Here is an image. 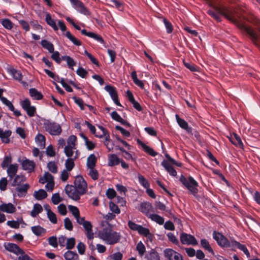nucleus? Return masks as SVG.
Instances as JSON below:
<instances>
[{
  "mask_svg": "<svg viewBox=\"0 0 260 260\" xmlns=\"http://www.w3.org/2000/svg\"><path fill=\"white\" fill-rule=\"evenodd\" d=\"M235 11L224 8L222 14L225 18L234 23L260 50V19L254 16H251L248 21L256 26L255 29L241 22L235 16Z\"/></svg>",
  "mask_w": 260,
  "mask_h": 260,
  "instance_id": "f257e3e1",
  "label": "nucleus"
},
{
  "mask_svg": "<svg viewBox=\"0 0 260 260\" xmlns=\"http://www.w3.org/2000/svg\"><path fill=\"white\" fill-rule=\"evenodd\" d=\"M74 185L67 184L64 188L68 197L74 201L80 200V197L86 193L87 190V183L82 176H77Z\"/></svg>",
  "mask_w": 260,
  "mask_h": 260,
  "instance_id": "f03ea898",
  "label": "nucleus"
},
{
  "mask_svg": "<svg viewBox=\"0 0 260 260\" xmlns=\"http://www.w3.org/2000/svg\"><path fill=\"white\" fill-rule=\"evenodd\" d=\"M98 235L106 244L111 245L118 243L121 239L120 233L113 231L110 227L103 228L99 231Z\"/></svg>",
  "mask_w": 260,
  "mask_h": 260,
  "instance_id": "7ed1b4c3",
  "label": "nucleus"
},
{
  "mask_svg": "<svg viewBox=\"0 0 260 260\" xmlns=\"http://www.w3.org/2000/svg\"><path fill=\"white\" fill-rule=\"evenodd\" d=\"M180 182L189 190L190 193L194 196H196L198 193V187L199 183L191 176L188 177L181 175L179 178Z\"/></svg>",
  "mask_w": 260,
  "mask_h": 260,
  "instance_id": "20e7f679",
  "label": "nucleus"
},
{
  "mask_svg": "<svg viewBox=\"0 0 260 260\" xmlns=\"http://www.w3.org/2000/svg\"><path fill=\"white\" fill-rule=\"evenodd\" d=\"M213 238L216 241L218 245L222 248H232L233 249L234 247V241H236L234 238L230 241L228 238L219 232L214 231Z\"/></svg>",
  "mask_w": 260,
  "mask_h": 260,
  "instance_id": "39448f33",
  "label": "nucleus"
},
{
  "mask_svg": "<svg viewBox=\"0 0 260 260\" xmlns=\"http://www.w3.org/2000/svg\"><path fill=\"white\" fill-rule=\"evenodd\" d=\"M43 125L46 131L51 135L57 136L62 132L61 127L59 124L49 120H45Z\"/></svg>",
  "mask_w": 260,
  "mask_h": 260,
  "instance_id": "423d86ee",
  "label": "nucleus"
},
{
  "mask_svg": "<svg viewBox=\"0 0 260 260\" xmlns=\"http://www.w3.org/2000/svg\"><path fill=\"white\" fill-rule=\"evenodd\" d=\"M58 25L60 27V30L64 32L67 30V26L64 23L59 20L58 22ZM68 39H69L75 45L79 46L82 45V43L80 41L78 40L69 31H67L66 32L63 34Z\"/></svg>",
  "mask_w": 260,
  "mask_h": 260,
  "instance_id": "0eeeda50",
  "label": "nucleus"
},
{
  "mask_svg": "<svg viewBox=\"0 0 260 260\" xmlns=\"http://www.w3.org/2000/svg\"><path fill=\"white\" fill-rule=\"evenodd\" d=\"M180 240L183 244L192 245L193 246L198 244V241L193 236L185 233H181Z\"/></svg>",
  "mask_w": 260,
  "mask_h": 260,
  "instance_id": "6e6552de",
  "label": "nucleus"
},
{
  "mask_svg": "<svg viewBox=\"0 0 260 260\" xmlns=\"http://www.w3.org/2000/svg\"><path fill=\"white\" fill-rule=\"evenodd\" d=\"M73 7L80 13L85 15H89L88 10L84 6L83 3L80 0H69Z\"/></svg>",
  "mask_w": 260,
  "mask_h": 260,
  "instance_id": "1a4fd4ad",
  "label": "nucleus"
},
{
  "mask_svg": "<svg viewBox=\"0 0 260 260\" xmlns=\"http://www.w3.org/2000/svg\"><path fill=\"white\" fill-rule=\"evenodd\" d=\"M5 248L11 252L18 255L19 254H23L24 251L23 249L20 248L17 244L12 243H5L4 244Z\"/></svg>",
  "mask_w": 260,
  "mask_h": 260,
  "instance_id": "9d476101",
  "label": "nucleus"
},
{
  "mask_svg": "<svg viewBox=\"0 0 260 260\" xmlns=\"http://www.w3.org/2000/svg\"><path fill=\"white\" fill-rule=\"evenodd\" d=\"M165 256L168 260H183L180 254L171 248H167L164 251Z\"/></svg>",
  "mask_w": 260,
  "mask_h": 260,
  "instance_id": "9b49d317",
  "label": "nucleus"
},
{
  "mask_svg": "<svg viewBox=\"0 0 260 260\" xmlns=\"http://www.w3.org/2000/svg\"><path fill=\"white\" fill-rule=\"evenodd\" d=\"M22 168L23 170L27 171L28 173H32L35 171L36 164L33 160L26 158L21 162Z\"/></svg>",
  "mask_w": 260,
  "mask_h": 260,
  "instance_id": "f8f14e48",
  "label": "nucleus"
},
{
  "mask_svg": "<svg viewBox=\"0 0 260 260\" xmlns=\"http://www.w3.org/2000/svg\"><path fill=\"white\" fill-rule=\"evenodd\" d=\"M140 211L145 214L148 217L154 212L152 204L149 202H142L140 205Z\"/></svg>",
  "mask_w": 260,
  "mask_h": 260,
  "instance_id": "ddd939ff",
  "label": "nucleus"
},
{
  "mask_svg": "<svg viewBox=\"0 0 260 260\" xmlns=\"http://www.w3.org/2000/svg\"><path fill=\"white\" fill-rule=\"evenodd\" d=\"M82 225L85 229V234L88 240H92L94 238V233L92 230V225L90 221L84 222Z\"/></svg>",
  "mask_w": 260,
  "mask_h": 260,
  "instance_id": "4468645a",
  "label": "nucleus"
},
{
  "mask_svg": "<svg viewBox=\"0 0 260 260\" xmlns=\"http://www.w3.org/2000/svg\"><path fill=\"white\" fill-rule=\"evenodd\" d=\"M176 119L179 126L185 129L188 133H192V128L188 126V123L184 119L181 118L178 114L175 115Z\"/></svg>",
  "mask_w": 260,
  "mask_h": 260,
  "instance_id": "2eb2a0df",
  "label": "nucleus"
},
{
  "mask_svg": "<svg viewBox=\"0 0 260 260\" xmlns=\"http://www.w3.org/2000/svg\"><path fill=\"white\" fill-rule=\"evenodd\" d=\"M137 144L141 146L143 150L147 153L149 154L151 156H155L157 155V153L155 152L152 148L146 145L144 143H143L140 139H138L137 140Z\"/></svg>",
  "mask_w": 260,
  "mask_h": 260,
  "instance_id": "dca6fc26",
  "label": "nucleus"
},
{
  "mask_svg": "<svg viewBox=\"0 0 260 260\" xmlns=\"http://www.w3.org/2000/svg\"><path fill=\"white\" fill-rule=\"evenodd\" d=\"M7 168V173L9 178V180H12L14 177L17 175L18 169V165L17 164H11Z\"/></svg>",
  "mask_w": 260,
  "mask_h": 260,
  "instance_id": "f3484780",
  "label": "nucleus"
},
{
  "mask_svg": "<svg viewBox=\"0 0 260 260\" xmlns=\"http://www.w3.org/2000/svg\"><path fill=\"white\" fill-rule=\"evenodd\" d=\"M7 72L10 74L15 80L21 81L23 78V76L20 71H18L13 68L9 67L7 69Z\"/></svg>",
  "mask_w": 260,
  "mask_h": 260,
  "instance_id": "a211bd4d",
  "label": "nucleus"
},
{
  "mask_svg": "<svg viewBox=\"0 0 260 260\" xmlns=\"http://www.w3.org/2000/svg\"><path fill=\"white\" fill-rule=\"evenodd\" d=\"M0 211L7 213H13L16 211V208L11 203H3L0 205Z\"/></svg>",
  "mask_w": 260,
  "mask_h": 260,
  "instance_id": "6ab92c4d",
  "label": "nucleus"
},
{
  "mask_svg": "<svg viewBox=\"0 0 260 260\" xmlns=\"http://www.w3.org/2000/svg\"><path fill=\"white\" fill-rule=\"evenodd\" d=\"M12 134L11 130H6L4 131L3 129L0 128V139L2 142L5 144H8L10 142V137Z\"/></svg>",
  "mask_w": 260,
  "mask_h": 260,
  "instance_id": "aec40b11",
  "label": "nucleus"
},
{
  "mask_svg": "<svg viewBox=\"0 0 260 260\" xmlns=\"http://www.w3.org/2000/svg\"><path fill=\"white\" fill-rule=\"evenodd\" d=\"M161 165L165 169L169 174L173 177L177 175V172L175 169L170 164L167 160H163L161 163Z\"/></svg>",
  "mask_w": 260,
  "mask_h": 260,
  "instance_id": "412c9836",
  "label": "nucleus"
},
{
  "mask_svg": "<svg viewBox=\"0 0 260 260\" xmlns=\"http://www.w3.org/2000/svg\"><path fill=\"white\" fill-rule=\"evenodd\" d=\"M45 137L41 134H38L35 137V142L40 149H44L45 147Z\"/></svg>",
  "mask_w": 260,
  "mask_h": 260,
  "instance_id": "4be33fe9",
  "label": "nucleus"
},
{
  "mask_svg": "<svg viewBox=\"0 0 260 260\" xmlns=\"http://www.w3.org/2000/svg\"><path fill=\"white\" fill-rule=\"evenodd\" d=\"M31 230L32 233L38 237L42 236L46 233V230L40 225L31 226Z\"/></svg>",
  "mask_w": 260,
  "mask_h": 260,
  "instance_id": "5701e85b",
  "label": "nucleus"
},
{
  "mask_svg": "<svg viewBox=\"0 0 260 260\" xmlns=\"http://www.w3.org/2000/svg\"><path fill=\"white\" fill-rule=\"evenodd\" d=\"M120 159L115 154H109L108 155V166L113 167L118 165L120 162Z\"/></svg>",
  "mask_w": 260,
  "mask_h": 260,
  "instance_id": "b1692460",
  "label": "nucleus"
},
{
  "mask_svg": "<svg viewBox=\"0 0 260 260\" xmlns=\"http://www.w3.org/2000/svg\"><path fill=\"white\" fill-rule=\"evenodd\" d=\"M138 232L140 235L147 237L150 241L152 240L153 236L152 234L150 233V231L148 228H144L141 225Z\"/></svg>",
  "mask_w": 260,
  "mask_h": 260,
  "instance_id": "393cba45",
  "label": "nucleus"
},
{
  "mask_svg": "<svg viewBox=\"0 0 260 260\" xmlns=\"http://www.w3.org/2000/svg\"><path fill=\"white\" fill-rule=\"evenodd\" d=\"M30 186L28 184H25L18 186L16 188V190L18 192V195L20 197H25L28 189L29 188Z\"/></svg>",
  "mask_w": 260,
  "mask_h": 260,
  "instance_id": "a878e982",
  "label": "nucleus"
},
{
  "mask_svg": "<svg viewBox=\"0 0 260 260\" xmlns=\"http://www.w3.org/2000/svg\"><path fill=\"white\" fill-rule=\"evenodd\" d=\"M29 94L34 100H40L43 98L42 93L35 88H31L29 89Z\"/></svg>",
  "mask_w": 260,
  "mask_h": 260,
  "instance_id": "bb28decb",
  "label": "nucleus"
},
{
  "mask_svg": "<svg viewBox=\"0 0 260 260\" xmlns=\"http://www.w3.org/2000/svg\"><path fill=\"white\" fill-rule=\"evenodd\" d=\"M147 260H160L158 253L154 249H151L146 255Z\"/></svg>",
  "mask_w": 260,
  "mask_h": 260,
  "instance_id": "cd10ccee",
  "label": "nucleus"
},
{
  "mask_svg": "<svg viewBox=\"0 0 260 260\" xmlns=\"http://www.w3.org/2000/svg\"><path fill=\"white\" fill-rule=\"evenodd\" d=\"M96 157L94 154H90L87 159V167L89 169H93L96 163Z\"/></svg>",
  "mask_w": 260,
  "mask_h": 260,
  "instance_id": "c85d7f7f",
  "label": "nucleus"
},
{
  "mask_svg": "<svg viewBox=\"0 0 260 260\" xmlns=\"http://www.w3.org/2000/svg\"><path fill=\"white\" fill-rule=\"evenodd\" d=\"M34 197L37 200H42L47 197V193L45 190L40 189L39 190L34 192Z\"/></svg>",
  "mask_w": 260,
  "mask_h": 260,
  "instance_id": "c756f323",
  "label": "nucleus"
},
{
  "mask_svg": "<svg viewBox=\"0 0 260 260\" xmlns=\"http://www.w3.org/2000/svg\"><path fill=\"white\" fill-rule=\"evenodd\" d=\"M66 260H79V256L76 252L68 250L64 254Z\"/></svg>",
  "mask_w": 260,
  "mask_h": 260,
  "instance_id": "7c9ffc66",
  "label": "nucleus"
},
{
  "mask_svg": "<svg viewBox=\"0 0 260 260\" xmlns=\"http://www.w3.org/2000/svg\"><path fill=\"white\" fill-rule=\"evenodd\" d=\"M234 243L235 245L234 248H237L242 251L247 257H250V253L245 245L242 244L237 241H234Z\"/></svg>",
  "mask_w": 260,
  "mask_h": 260,
  "instance_id": "2f4dec72",
  "label": "nucleus"
},
{
  "mask_svg": "<svg viewBox=\"0 0 260 260\" xmlns=\"http://www.w3.org/2000/svg\"><path fill=\"white\" fill-rule=\"evenodd\" d=\"M10 184L12 186H19L20 184L23 181V177L21 175H16L12 180H9Z\"/></svg>",
  "mask_w": 260,
  "mask_h": 260,
  "instance_id": "473e14b6",
  "label": "nucleus"
},
{
  "mask_svg": "<svg viewBox=\"0 0 260 260\" xmlns=\"http://www.w3.org/2000/svg\"><path fill=\"white\" fill-rule=\"evenodd\" d=\"M45 20L46 23L52 27L54 30H58V28L56 25L55 21L51 18V15L48 13L46 14Z\"/></svg>",
  "mask_w": 260,
  "mask_h": 260,
  "instance_id": "72a5a7b5",
  "label": "nucleus"
},
{
  "mask_svg": "<svg viewBox=\"0 0 260 260\" xmlns=\"http://www.w3.org/2000/svg\"><path fill=\"white\" fill-rule=\"evenodd\" d=\"M42 47L48 50L50 53L53 52L54 47L53 44L46 40H43L41 42Z\"/></svg>",
  "mask_w": 260,
  "mask_h": 260,
  "instance_id": "f704fd0d",
  "label": "nucleus"
},
{
  "mask_svg": "<svg viewBox=\"0 0 260 260\" xmlns=\"http://www.w3.org/2000/svg\"><path fill=\"white\" fill-rule=\"evenodd\" d=\"M43 211L42 206L39 204H36L34 205L32 210L30 212V215L32 217H35L38 214Z\"/></svg>",
  "mask_w": 260,
  "mask_h": 260,
  "instance_id": "c9c22d12",
  "label": "nucleus"
},
{
  "mask_svg": "<svg viewBox=\"0 0 260 260\" xmlns=\"http://www.w3.org/2000/svg\"><path fill=\"white\" fill-rule=\"evenodd\" d=\"M201 246L205 250H207L209 253H214V251L211 247L209 242L206 239H202L201 240Z\"/></svg>",
  "mask_w": 260,
  "mask_h": 260,
  "instance_id": "e433bc0d",
  "label": "nucleus"
},
{
  "mask_svg": "<svg viewBox=\"0 0 260 260\" xmlns=\"http://www.w3.org/2000/svg\"><path fill=\"white\" fill-rule=\"evenodd\" d=\"M104 88L105 90L109 93L111 99L118 95L116 89L114 86L108 85L105 86Z\"/></svg>",
  "mask_w": 260,
  "mask_h": 260,
  "instance_id": "4c0bfd02",
  "label": "nucleus"
},
{
  "mask_svg": "<svg viewBox=\"0 0 260 260\" xmlns=\"http://www.w3.org/2000/svg\"><path fill=\"white\" fill-rule=\"evenodd\" d=\"M230 141L232 144L239 147H243V144L240 137L236 134L234 133L233 137L230 138Z\"/></svg>",
  "mask_w": 260,
  "mask_h": 260,
  "instance_id": "58836bf2",
  "label": "nucleus"
},
{
  "mask_svg": "<svg viewBox=\"0 0 260 260\" xmlns=\"http://www.w3.org/2000/svg\"><path fill=\"white\" fill-rule=\"evenodd\" d=\"M148 218L160 225H162L164 223V218L157 214H151Z\"/></svg>",
  "mask_w": 260,
  "mask_h": 260,
  "instance_id": "ea45409f",
  "label": "nucleus"
},
{
  "mask_svg": "<svg viewBox=\"0 0 260 260\" xmlns=\"http://www.w3.org/2000/svg\"><path fill=\"white\" fill-rule=\"evenodd\" d=\"M12 158L11 155L6 156L4 157L3 161H2V162L1 164V167L3 169H6L11 165V163L12 162Z\"/></svg>",
  "mask_w": 260,
  "mask_h": 260,
  "instance_id": "a19ab883",
  "label": "nucleus"
},
{
  "mask_svg": "<svg viewBox=\"0 0 260 260\" xmlns=\"http://www.w3.org/2000/svg\"><path fill=\"white\" fill-rule=\"evenodd\" d=\"M138 181L139 183L144 187V188H146L150 187V184L148 181L142 175H138Z\"/></svg>",
  "mask_w": 260,
  "mask_h": 260,
  "instance_id": "79ce46f5",
  "label": "nucleus"
},
{
  "mask_svg": "<svg viewBox=\"0 0 260 260\" xmlns=\"http://www.w3.org/2000/svg\"><path fill=\"white\" fill-rule=\"evenodd\" d=\"M75 166L74 159L72 158H68L65 162L66 170L71 171Z\"/></svg>",
  "mask_w": 260,
  "mask_h": 260,
  "instance_id": "37998d69",
  "label": "nucleus"
},
{
  "mask_svg": "<svg viewBox=\"0 0 260 260\" xmlns=\"http://www.w3.org/2000/svg\"><path fill=\"white\" fill-rule=\"evenodd\" d=\"M1 23L3 26L7 29H11L13 27L14 24L8 18L2 19Z\"/></svg>",
  "mask_w": 260,
  "mask_h": 260,
  "instance_id": "c03bdc74",
  "label": "nucleus"
},
{
  "mask_svg": "<svg viewBox=\"0 0 260 260\" xmlns=\"http://www.w3.org/2000/svg\"><path fill=\"white\" fill-rule=\"evenodd\" d=\"M136 250L138 251L139 254L140 256H143L144 254L146 251V248L145 245L141 241H140L137 244L136 246Z\"/></svg>",
  "mask_w": 260,
  "mask_h": 260,
  "instance_id": "a18cd8bd",
  "label": "nucleus"
},
{
  "mask_svg": "<svg viewBox=\"0 0 260 260\" xmlns=\"http://www.w3.org/2000/svg\"><path fill=\"white\" fill-rule=\"evenodd\" d=\"M47 217L50 222L53 224H56L57 222L56 214L53 213L51 210L48 211L47 213Z\"/></svg>",
  "mask_w": 260,
  "mask_h": 260,
  "instance_id": "49530a36",
  "label": "nucleus"
},
{
  "mask_svg": "<svg viewBox=\"0 0 260 260\" xmlns=\"http://www.w3.org/2000/svg\"><path fill=\"white\" fill-rule=\"evenodd\" d=\"M75 149V147H71L70 146H66L64 149V152L66 155L69 158H71L73 155V150Z\"/></svg>",
  "mask_w": 260,
  "mask_h": 260,
  "instance_id": "de8ad7c7",
  "label": "nucleus"
},
{
  "mask_svg": "<svg viewBox=\"0 0 260 260\" xmlns=\"http://www.w3.org/2000/svg\"><path fill=\"white\" fill-rule=\"evenodd\" d=\"M72 99L74 100V102L78 105V106L80 107L81 110H84V106L85 104L84 103V102L83 100L80 98H78L76 96H74L72 98Z\"/></svg>",
  "mask_w": 260,
  "mask_h": 260,
  "instance_id": "09e8293b",
  "label": "nucleus"
},
{
  "mask_svg": "<svg viewBox=\"0 0 260 260\" xmlns=\"http://www.w3.org/2000/svg\"><path fill=\"white\" fill-rule=\"evenodd\" d=\"M85 54L89 58L92 63L96 65L97 67L100 66L99 61L95 58L91 54L89 53L86 50L84 51Z\"/></svg>",
  "mask_w": 260,
  "mask_h": 260,
  "instance_id": "8fccbe9b",
  "label": "nucleus"
},
{
  "mask_svg": "<svg viewBox=\"0 0 260 260\" xmlns=\"http://www.w3.org/2000/svg\"><path fill=\"white\" fill-rule=\"evenodd\" d=\"M69 209L75 218H77L80 215L79 209L77 207L70 205L69 206Z\"/></svg>",
  "mask_w": 260,
  "mask_h": 260,
  "instance_id": "3c124183",
  "label": "nucleus"
},
{
  "mask_svg": "<svg viewBox=\"0 0 260 260\" xmlns=\"http://www.w3.org/2000/svg\"><path fill=\"white\" fill-rule=\"evenodd\" d=\"M207 13L212 18H213L215 20H216L217 22L221 21V18L220 15L216 12L211 10H209L207 11Z\"/></svg>",
  "mask_w": 260,
  "mask_h": 260,
  "instance_id": "603ef678",
  "label": "nucleus"
},
{
  "mask_svg": "<svg viewBox=\"0 0 260 260\" xmlns=\"http://www.w3.org/2000/svg\"><path fill=\"white\" fill-rule=\"evenodd\" d=\"M64 228L70 231L73 230V226L72 221L68 217H66L64 219Z\"/></svg>",
  "mask_w": 260,
  "mask_h": 260,
  "instance_id": "864d4df0",
  "label": "nucleus"
},
{
  "mask_svg": "<svg viewBox=\"0 0 260 260\" xmlns=\"http://www.w3.org/2000/svg\"><path fill=\"white\" fill-rule=\"evenodd\" d=\"M167 235L169 240L170 242L175 244L176 245H179V242L178 241V240L175 237L173 233L170 232L168 233Z\"/></svg>",
  "mask_w": 260,
  "mask_h": 260,
  "instance_id": "5fc2aeb1",
  "label": "nucleus"
},
{
  "mask_svg": "<svg viewBox=\"0 0 260 260\" xmlns=\"http://www.w3.org/2000/svg\"><path fill=\"white\" fill-rule=\"evenodd\" d=\"M77 141V137L75 135L70 136L67 140V146H70L71 147H75L76 142Z\"/></svg>",
  "mask_w": 260,
  "mask_h": 260,
  "instance_id": "6e6d98bb",
  "label": "nucleus"
},
{
  "mask_svg": "<svg viewBox=\"0 0 260 260\" xmlns=\"http://www.w3.org/2000/svg\"><path fill=\"white\" fill-rule=\"evenodd\" d=\"M47 167L52 173L55 174L57 172V167L54 161H49L47 164Z\"/></svg>",
  "mask_w": 260,
  "mask_h": 260,
  "instance_id": "4d7b16f0",
  "label": "nucleus"
},
{
  "mask_svg": "<svg viewBox=\"0 0 260 260\" xmlns=\"http://www.w3.org/2000/svg\"><path fill=\"white\" fill-rule=\"evenodd\" d=\"M76 241L74 238H70L67 240L66 248L70 250L72 249L75 245Z\"/></svg>",
  "mask_w": 260,
  "mask_h": 260,
  "instance_id": "13d9d810",
  "label": "nucleus"
},
{
  "mask_svg": "<svg viewBox=\"0 0 260 260\" xmlns=\"http://www.w3.org/2000/svg\"><path fill=\"white\" fill-rule=\"evenodd\" d=\"M163 21L167 29V32L168 34L171 33L173 30V27L171 23L166 18H164Z\"/></svg>",
  "mask_w": 260,
  "mask_h": 260,
  "instance_id": "bf43d9fd",
  "label": "nucleus"
},
{
  "mask_svg": "<svg viewBox=\"0 0 260 260\" xmlns=\"http://www.w3.org/2000/svg\"><path fill=\"white\" fill-rule=\"evenodd\" d=\"M2 102L7 106L10 111H14V107L12 103L9 101L6 98L3 97L1 98Z\"/></svg>",
  "mask_w": 260,
  "mask_h": 260,
  "instance_id": "052dcab7",
  "label": "nucleus"
},
{
  "mask_svg": "<svg viewBox=\"0 0 260 260\" xmlns=\"http://www.w3.org/2000/svg\"><path fill=\"white\" fill-rule=\"evenodd\" d=\"M111 116L113 120L117 122H119L120 123L123 120V119L120 116V115L115 111H113L111 113Z\"/></svg>",
  "mask_w": 260,
  "mask_h": 260,
  "instance_id": "680f3d73",
  "label": "nucleus"
},
{
  "mask_svg": "<svg viewBox=\"0 0 260 260\" xmlns=\"http://www.w3.org/2000/svg\"><path fill=\"white\" fill-rule=\"evenodd\" d=\"M77 74L81 78H84L88 74V72L82 67H79L76 71Z\"/></svg>",
  "mask_w": 260,
  "mask_h": 260,
  "instance_id": "e2e57ef3",
  "label": "nucleus"
},
{
  "mask_svg": "<svg viewBox=\"0 0 260 260\" xmlns=\"http://www.w3.org/2000/svg\"><path fill=\"white\" fill-rule=\"evenodd\" d=\"M51 200L53 204L57 205L62 201V199L58 193H55L53 194Z\"/></svg>",
  "mask_w": 260,
  "mask_h": 260,
  "instance_id": "0e129e2a",
  "label": "nucleus"
},
{
  "mask_svg": "<svg viewBox=\"0 0 260 260\" xmlns=\"http://www.w3.org/2000/svg\"><path fill=\"white\" fill-rule=\"evenodd\" d=\"M115 129L120 131L121 134L125 137H129L131 136V134L128 131L119 125H116Z\"/></svg>",
  "mask_w": 260,
  "mask_h": 260,
  "instance_id": "69168bd1",
  "label": "nucleus"
},
{
  "mask_svg": "<svg viewBox=\"0 0 260 260\" xmlns=\"http://www.w3.org/2000/svg\"><path fill=\"white\" fill-rule=\"evenodd\" d=\"M127 225L128 228L132 231H137L138 232V230L139 229L140 226L141 225H139L136 224V223L133 222L131 220H129L127 222Z\"/></svg>",
  "mask_w": 260,
  "mask_h": 260,
  "instance_id": "338daca9",
  "label": "nucleus"
},
{
  "mask_svg": "<svg viewBox=\"0 0 260 260\" xmlns=\"http://www.w3.org/2000/svg\"><path fill=\"white\" fill-rule=\"evenodd\" d=\"M89 175L91 177V178L94 180H96L98 179L99 177V173L98 171L95 169L94 168L93 169H89Z\"/></svg>",
  "mask_w": 260,
  "mask_h": 260,
  "instance_id": "774afa93",
  "label": "nucleus"
}]
</instances>
